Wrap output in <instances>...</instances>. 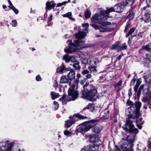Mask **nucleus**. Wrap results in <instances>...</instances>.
<instances>
[{
    "label": "nucleus",
    "instance_id": "64",
    "mask_svg": "<svg viewBox=\"0 0 151 151\" xmlns=\"http://www.w3.org/2000/svg\"><path fill=\"white\" fill-rule=\"evenodd\" d=\"M52 17H53L52 14H51L50 15V17H49V18L48 19V23L49 22H50L52 20Z\"/></svg>",
    "mask_w": 151,
    "mask_h": 151
},
{
    "label": "nucleus",
    "instance_id": "61",
    "mask_svg": "<svg viewBox=\"0 0 151 151\" xmlns=\"http://www.w3.org/2000/svg\"><path fill=\"white\" fill-rule=\"evenodd\" d=\"M132 89L131 88H130L129 90L128 96L129 98L132 95Z\"/></svg>",
    "mask_w": 151,
    "mask_h": 151
},
{
    "label": "nucleus",
    "instance_id": "23",
    "mask_svg": "<svg viewBox=\"0 0 151 151\" xmlns=\"http://www.w3.org/2000/svg\"><path fill=\"white\" fill-rule=\"evenodd\" d=\"M101 17L103 18H107L109 17V14L108 13L107 10H101L100 12Z\"/></svg>",
    "mask_w": 151,
    "mask_h": 151
},
{
    "label": "nucleus",
    "instance_id": "4",
    "mask_svg": "<svg viewBox=\"0 0 151 151\" xmlns=\"http://www.w3.org/2000/svg\"><path fill=\"white\" fill-rule=\"evenodd\" d=\"M134 136L132 134L129 135L126 138L127 142H124L121 145V149L122 151H134L132 148L134 141Z\"/></svg>",
    "mask_w": 151,
    "mask_h": 151
},
{
    "label": "nucleus",
    "instance_id": "56",
    "mask_svg": "<svg viewBox=\"0 0 151 151\" xmlns=\"http://www.w3.org/2000/svg\"><path fill=\"white\" fill-rule=\"evenodd\" d=\"M127 45H126V43H123L122 46H121V48L122 49L124 50L126 49L127 48Z\"/></svg>",
    "mask_w": 151,
    "mask_h": 151
},
{
    "label": "nucleus",
    "instance_id": "13",
    "mask_svg": "<svg viewBox=\"0 0 151 151\" xmlns=\"http://www.w3.org/2000/svg\"><path fill=\"white\" fill-rule=\"evenodd\" d=\"M97 136L98 135L96 134L90 135L89 136V138L90 141L93 143H95L99 139Z\"/></svg>",
    "mask_w": 151,
    "mask_h": 151
},
{
    "label": "nucleus",
    "instance_id": "24",
    "mask_svg": "<svg viewBox=\"0 0 151 151\" xmlns=\"http://www.w3.org/2000/svg\"><path fill=\"white\" fill-rule=\"evenodd\" d=\"M65 123L64 125V127L65 128H69L74 124V122L70 120H67L65 121Z\"/></svg>",
    "mask_w": 151,
    "mask_h": 151
},
{
    "label": "nucleus",
    "instance_id": "32",
    "mask_svg": "<svg viewBox=\"0 0 151 151\" xmlns=\"http://www.w3.org/2000/svg\"><path fill=\"white\" fill-rule=\"evenodd\" d=\"M129 13L127 17V18H129V21L132 20L133 19L134 16V12L129 11Z\"/></svg>",
    "mask_w": 151,
    "mask_h": 151
},
{
    "label": "nucleus",
    "instance_id": "48",
    "mask_svg": "<svg viewBox=\"0 0 151 151\" xmlns=\"http://www.w3.org/2000/svg\"><path fill=\"white\" fill-rule=\"evenodd\" d=\"M150 99L147 96H145L143 98L142 101L145 103H147Z\"/></svg>",
    "mask_w": 151,
    "mask_h": 151
},
{
    "label": "nucleus",
    "instance_id": "22",
    "mask_svg": "<svg viewBox=\"0 0 151 151\" xmlns=\"http://www.w3.org/2000/svg\"><path fill=\"white\" fill-rule=\"evenodd\" d=\"M141 78H139L137 79L136 82V84L134 87V91L136 93L137 91L138 88L142 83V81L141 80Z\"/></svg>",
    "mask_w": 151,
    "mask_h": 151
},
{
    "label": "nucleus",
    "instance_id": "10",
    "mask_svg": "<svg viewBox=\"0 0 151 151\" xmlns=\"http://www.w3.org/2000/svg\"><path fill=\"white\" fill-rule=\"evenodd\" d=\"M100 145L95 144L94 143L92 145L90 144L87 146L88 151H98Z\"/></svg>",
    "mask_w": 151,
    "mask_h": 151
},
{
    "label": "nucleus",
    "instance_id": "58",
    "mask_svg": "<svg viewBox=\"0 0 151 151\" xmlns=\"http://www.w3.org/2000/svg\"><path fill=\"white\" fill-rule=\"evenodd\" d=\"M14 13L16 14H17L19 13V11L15 7L12 9Z\"/></svg>",
    "mask_w": 151,
    "mask_h": 151
},
{
    "label": "nucleus",
    "instance_id": "29",
    "mask_svg": "<svg viewBox=\"0 0 151 151\" xmlns=\"http://www.w3.org/2000/svg\"><path fill=\"white\" fill-rule=\"evenodd\" d=\"M99 17V15L98 13H96L93 15L91 18V21L94 22L97 21Z\"/></svg>",
    "mask_w": 151,
    "mask_h": 151
},
{
    "label": "nucleus",
    "instance_id": "46",
    "mask_svg": "<svg viewBox=\"0 0 151 151\" xmlns=\"http://www.w3.org/2000/svg\"><path fill=\"white\" fill-rule=\"evenodd\" d=\"M71 100L70 99H69L68 100L64 99L63 100H61V101H60L62 102V105H64L67 104L68 101H70Z\"/></svg>",
    "mask_w": 151,
    "mask_h": 151
},
{
    "label": "nucleus",
    "instance_id": "14",
    "mask_svg": "<svg viewBox=\"0 0 151 151\" xmlns=\"http://www.w3.org/2000/svg\"><path fill=\"white\" fill-rule=\"evenodd\" d=\"M121 6H119V4L115 5L114 6V9L115 10V12L119 13H121L122 12L123 10V9L122 8L123 6L124 8L126 6L124 7L122 5H121V2L120 3Z\"/></svg>",
    "mask_w": 151,
    "mask_h": 151
},
{
    "label": "nucleus",
    "instance_id": "37",
    "mask_svg": "<svg viewBox=\"0 0 151 151\" xmlns=\"http://www.w3.org/2000/svg\"><path fill=\"white\" fill-rule=\"evenodd\" d=\"M72 16V12H68L67 13L63 14V17H67L69 19H72L71 16Z\"/></svg>",
    "mask_w": 151,
    "mask_h": 151
},
{
    "label": "nucleus",
    "instance_id": "8",
    "mask_svg": "<svg viewBox=\"0 0 151 151\" xmlns=\"http://www.w3.org/2000/svg\"><path fill=\"white\" fill-rule=\"evenodd\" d=\"M95 109V107L94 105L93 104L89 103L87 106L83 108L82 111L80 112V113H81L82 114H83L85 115H86V113H85V111L86 109H90L92 112H93Z\"/></svg>",
    "mask_w": 151,
    "mask_h": 151
},
{
    "label": "nucleus",
    "instance_id": "17",
    "mask_svg": "<svg viewBox=\"0 0 151 151\" xmlns=\"http://www.w3.org/2000/svg\"><path fill=\"white\" fill-rule=\"evenodd\" d=\"M78 33L76 34V37L77 39H83L85 37L86 34L83 31H79Z\"/></svg>",
    "mask_w": 151,
    "mask_h": 151
},
{
    "label": "nucleus",
    "instance_id": "38",
    "mask_svg": "<svg viewBox=\"0 0 151 151\" xmlns=\"http://www.w3.org/2000/svg\"><path fill=\"white\" fill-rule=\"evenodd\" d=\"M141 103L139 101L136 102L135 104V107L136 108V109L140 110L141 106Z\"/></svg>",
    "mask_w": 151,
    "mask_h": 151
},
{
    "label": "nucleus",
    "instance_id": "39",
    "mask_svg": "<svg viewBox=\"0 0 151 151\" xmlns=\"http://www.w3.org/2000/svg\"><path fill=\"white\" fill-rule=\"evenodd\" d=\"M122 80H120L117 83H114L113 84V86H114V88H117V87L118 86H121L122 85Z\"/></svg>",
    "mask_w": 151,
    "mask_h": 151
},
{
    "label": "nucleus",
    "instance_id": "19",
    "mask_svg": "<svg viewBox=\"0 0 151 151\" xmlns=\"http://www.w3.org/2000/svg\"><path fill=\"white\" fill-rule=\"evenodd\" d=\"M74 61L75 62V63H74L73 65V67L76 70H77L78 71H80L81 67L79 65L80 63L75 59Z\"/></svg>",
    "mask_w": 151,
    "mask_h": 151
},
{
    "label": "nucleus",
    "instance_id": "18",
    "mask_svg": "<svg viewBox=\"0 0 151 151\" xmlns=\"http://www.w3.org/2000/svg\"><path fill=\"white\" fill-rule=\"evenodd\" d=\"M150 91V86L149 85L146 84H144L143 89V94L144 95H147L148 94Z\"/></svg>",
    "mask_w": 151,
    "mask_h": 151
},
{
    "label": "nucleus",
    "instance_id": "33",
    "mask_svg": "<svg viewBox=\"0 0 151 151\" xmlns=\"http://www.w3.org/2000/svg\"><path fill=\"white\" fill-rule=\"evenodd\" d=\"M143 47L147 52H151V43H149L143 46Z\"/></svg>",
    "mask_w": 151,
    "mask_h": 151
},
{
    "label": "nucleus",
    "instance_id": "54",
    "mask_svg": "<svg viewBox=\"0 0 151 151\" xmlns=\"http://www.w3.org/2000/svg\"><path fill=\"white\" fill-rule=\"evenodd\" d=\"M146 58L151 62V54H146Z\"/></svg>",
    "mask_w": 151,
    "mask_h": 151
},
{
    "label": "nucleus",
    "instance_id": "57",
    "mask_svg": "<svg viewBox=\"0 0 151 151\" xmlns=\"http://www.w3.org/2000/svg\"><path fill=\"white\" fill-rule=\"evenodd\" d=\"M12 25L13 27H15L17 26V22L16 20H14L12 21Z\"/></svg>",
    "mask_w": 151,
    "mask_h": 151
},
{
    "label": "nucleus",
    "instance_id": "20",
    "mask_svg": "<svg viewBox=\"0 0 151 151\" xmlns=\"http://www.w3.org/2000/svg\"><path fill=\"white\" fill-rule=\"evenodd\" d=\"M72 57L69 56L68 54L65 55L63 57L62 59L65 60L66 63H69L72 60Z\"/></svg>",
    "mask_w": 151,
    "mask_h": 151
},
{
    "label": "nucleus",
    "instance_id": "16",
    "mask_svg": "<svg viewBox=\"0 0 151 151\" xmlns=\"http://www.w3.org/2000/svg\"><path fill=\"white\" fill-rule=\"evenodd\" d=\"M65 66L64 64L63 63L60 66L58 67L56 69V72L58 73H64V71Z\"/></svg>",
    "mask_w": 151,
    "mask_h": 151
},
{
    "label": "nucleus",
    "instance_id": "60",
    "mask_svg": "<svg viewBox=\"0 0 151 151\" xmlns=\"http://www.w3.org/2000/svg\"><path fill=\"white\" fill-rule=\"evenodd\" d=\"M36 80L37 81H40L41 80V77L40 75H37L36 77Z\"/></svg>",
    "mask_w": 151,
    "mask_h": 151
},
{
    "label": "nucleus",
    "instance_id": "35",
    "mask_svg": "<svg viewBox=\"0 0 151 151\" xmlns=\"http://www.w3.org/2000/svg\"><path fill=\"white\" fill-rule=\"evenodd\" d=\"M104 18L102 17L101 18L99 19L98 18V21H97L95 22V23L101 24L102 26H104V24H103L104 23V22H105L103 20H105Z\"/></svg>",
    "mask_w": 151,
    "mask_h": 151
},
{
    "label": "nucleus",
    "instance_id": "11",
    "mask_svg": "<svg viewBox=\"0 0 151 151\" xmlns=\"http://www.w3.org/2000/svg\"><path fill=\"white\" fill-rule=\"evenodd\" d=\"M134 3V0H122L121 2V5H123L124 7L128 5H132Z\"/></svg>",
    "mask_w": 151,
    "mask_h": 151
},
{
    "label": "nucleus",
    "instance_id": "3",
    "mask_svg": "<svg viewBox=\"0 0 151 151\" xmlns=\"http://www.w3.org/2000/svg\"><path fill=\"white\" fill-rule=\"evenodd\" d=\"M135 116H134L132 114H130L128 116L127 119L126 120L125 124L124 125L122 128L127 132L130 134H137L139 132L137 128L134 127V126L133 124V121L130 120L131 119H135Z\"/></svg>",
    "mask_w": 151,
    "mask_h": 151
},
{
    "label": "nucleus",
    "instance_id": "51",
    "mask_svg": "<svg viewBox=\"0 0 151 151\" xmlns=\"http://www.w3.org/2000/svg\"><path fill=\"white\" fill-rule=\"evenodd\" d=\"M150 11H148L147 12L145 13L144 14V17H144V19L147 18L148 17H150Z\"/></svg>",
    "mask_w": 151,
    "mask_h": 151
},
{
    "label": "nucleus",
    "instance_id": "5",
    "mask_svg": "<svg viewBox=\"0 0 151 151\" xmlns=\"http://www.w3.org/2000/svg\"><path fill=\"white\" fill-rule=\"evenodd\" d=\"M71 82H70L69 83L70 87L68 91V96H71V100L74 101L78 98L79 94L77 90H75L76 85L74 84L71 85Z\"/></svg>",
    "mask_w": 151,
    "mask_h": 151
},
{
    "label": "nucleus",
    "instance_id": "31",
    "mask_svg": "<svg viewBox=\"0 0 151 151\" xmlns=\"http://www.w3.org/2000/svg\"><path fill=\"white\" fill-rule=\"evenodd\" d=\"M120 42L117 41L115 42L111 46V49L116 50L120 47Z\"/></svg>",
    "mask_w": 151,
    "mask_h": 151
},
{
    "label": "nucleus",
    "instance_id": "30",
    "mask_svg": "<svg viewBox=\"0 0 151 151\" xmlns=\"http://www.w3.org/2000/svg\"><path fill=\"white\" fill-rule=\"evenodd\" d=\"M84 13V15L86 19H88L90 18L91 15V13L88 8L87 9L86 11Z\"/></svg>",
    "mask_w": 151,
    "mask_h": 151
},
{
    "label": "nucleus",
    "instance_id": "47",
    "mask_svg": "<svg viewBox=\"0 0 151 151\" xmlns=\"http://www.w3.org/2000/svg\"><path fill=\"white\" fill-rule=\"evenodd\" d=\"M88 68L89 70L91 72H95V71H96V68L95 67L93 66H89L88 67Z\"/></svg>",
    "mask_w": 151,
    "mask_h": 151
},
{
    "label": "nucleus",
    "instance_id": "44",
    "mask_svg": "<svg viewBox=\"0 0 151 151\" xmlns=\"http://www.w3.org/2000/svg\"><path fill=\"white\" fill-rule=\"evenodd\" d=\"M106 10L107 11V12H108V13L109 15L110 12H115V11L114 7H111V8H109L108 9Z\"/></svg>",
    "mask_w": 151,
    "mask_h": 151
},
{
    "label": "nucleus",
    "instance_id": "26",
    "mask_svg": "<svg viewBox=\"0 0 151 151\" xmlns=\"http://www.w3.org/2000/svg\"><path fill=\"white\" fill-rule=\"evenodd\" d=\"M76 49L70 47H69L68 48H65L64 49V51L69 53H71L73 52H76Z\"/></svg>",
    "mask_w": 151,
    "mask_h": 151
},
{
    "label": "nucleus",
    "instance_id": "9",
    "mask_svg": "<svg viewBox=\"0 0 151 151\" xmlns=\"http://www.w3.org/2000/svg\"><path fill=\"white\" fill-rule=\"evenodd\" d=\"M107 119L104 116H103L101 117H100L99 119H92L91 120H89L88 121H85V123H98L99 122H103L104 120H106Z\"/></svg>",
    "mask_w": 151,
    "mask_h": 151
},
{
    "label": "nucleus",
    "instance_id": "15",
    "mask_svg": "<svg viewBox=\"0 0 151 151\" xmlns=\"http://www.w3.org/2000/svg\"><path fill=\"white\" fill-rule=\"evenodd\" d=\"M67 76L69 79L70 81L75 79V72L74 70H71L67 75Z\"/></svg>",
    "mask_w": 151,
    "mask_h": 151
},
{
    "label": "nucleus",
    "instance_id": "2",
    "mask_svg": "<svg viewBox=\"0 0 151 151\" xmlns=\"http://www.w3.org/2000/svg\"><path fill=\"white\" fill-rule=\"evenodd\" d=\"M80 93L81 94V97L90 101H95L99 97L97 90L93 87L91 88L89 90L88 89L81 90Z\"/></svg>",
    "mask_w": 151,
    "mask_h": 151
},
{
    "label": "nucleus",
    "instance_id": "25",
    "mask_svg": "<svg viewBox=\"0 0 151 151\" xmlns=\"http://www.w3.org/2000/svg\"><path fill=\"white\" fill-rule=\"evenodd\" d=\"M69 79L66 76H62L61 77L60 82L61 83H67L69 82Z\"/></svg>",
    "mask_w": 151,
    "mask_h": 151
},
{
    "label": "nucleus",
    "instance_id": "59",
    "mask_svg": "<svg viewBox=\"0 0 151 151\" xmlns=\"http://www.w3.org/2000/svg\"><path fill=\"white\" fill-rule=\"evenodd\" d=\"M81 73L83 75H84L88 74L89 73V71L88 70H85L82 71Z\"/></svg>",
    "mask_w": 151,
    "mask_h": 151
},
{
    "label": "nucleus",
    "instance_id": "12",
    "mask_svg": "<svg viewBox=\"0 0 151 151\" xmlns=\"http://www.w3.org/2000/svg\"><path fill=\"white\" fill-rule=\"evenodd\" d=\"M142 118L141 117L139 119H136L135 122L136 123V126L139 129H141L142 127V125L144 124V121H142Z\"/></svg>",
    "mask_w": 151,
    "mask_h": 151
},
{
    "label": "nucleus",
    "instance_id": "49",
    "mask_svg": "<svg viewBox=\"0 0 151 151\" xmlns=\"http://www.w3.org/2000/svg\"><path fill=\"white\" fill-rule=\"evenodd\" d=\"M129 99L127 101V104L129 106H131L134 105V103L133 102L130 101L129 100Z\"/></svg>",
    "mask_w": 151,
    "mask_h": 151
},
{
    "label": "nucleus",
    "instance_id": "34",
    "mask_svg": "<svg viewBox=\"0 0 151 151\" xmlns=\"http://www.w3.org/2000/svg\"><path fill=\"white\" fill-rule=\"evenodd\" d=\"M101 32H109V29L107 27H102L100 26L99 29Z\"/></svg>",
    "mask_w": 151,
    "mask_h": 151
},
{
    "label": "nucleus",
    "instance_id": "7",
    "mask_svg": "<svg viewBox=\"0 0 151 151\" xmlns=\"http://www.w3.org/2000/svg\"><path fill=\"white\" fill-rule=\"evenodd\" d=\"M88 117L86 116H84L81 115L79 113L74 114L72 116H70L69 118L70 119L72 122L75 123V122L78 120V119H87Z\"/></svg>",
    "mask_w": 151,
    "mask_h": 151
},
{
    "label": "nucleus",
    "instance_id": "21",
    "mask_svg": "<svg viewBox=\"0 0 151 151\" xmlns=\"http://www.w3.org/2000/svg\"><path fill=\"white\" fill-rule=\"evenodd\" d=\"M76 129L74 131V133L73 132L71 131V129H70V131H69L67 130H65L64 132V134L68 137L70 136L72 134H75L77 135L78 133L77 134H76Z\"/></svg>",
    "mask_w": 151,
    "mask_h": 151
},
{
    "label": "nucleus",
    "instance_id": "28",
    "mask_svg": "<svg viewBox=\"0 0 151 151\" xmlns=\"http://www.w3.org/2000/svg\"><path fill=\"white\" fill-rule=\"evenodd\" d=\"M84 42H83L81 40H76L75 41L76 47H78L83 45Z\"/></svg>",
    "mask_w": 151,
    "mask_h": 151
},
{
    "label": "nucleus",
    "instance_id": "41",
    "mask_svg": "<svg viewBox=\"0 0 151 151\" xmlns=\"http://www.w3.org/2000/svg\"><path fill=\"white\" fill-rule=\"evenodd\" d=\"M14 144V143L12 142L9 144L7 148L6 149V151H11L12 148Z\"/></svg>",
    "mask_w": 151,
    "mask_h": 151
},
{
    "label": "nucleus",
    "instance_id": "50",
    "mask_svg": "<svg viewBox=\"0 0 151 151\" xmlns=\"http://www.w3.org/2000/svg\"><path fill=\"white\" fill-rule=\"evenodd\" d=\"M130 25V24L129 23H127L126 26L125 27V29L124 30V32H127L128 28L129 27Z\"/></svg>",
    "mask_w": 151,
    "mask_h": 151
},
{
    "label": "nucleus",
    "instance_id": "53",
    "mask_svg": "<svg viewBox=\"0 0 151 151\" xmlns=\"http://www.w3.org/2000/svg\"><path fill=\"white\" fill-rule=\"evenodd\" d=\"M135 29V28L133 27L132 28L130 29L128 32L131 35L134 32Z\"/></svg>",
    "mask_w": 151,
    "mask_h": 151
},
{
    "label": "nucleus",
    "instance_id": "55",
    "mask_svg": "<svg viewBox=\"0 0 151 151\" xmlns=\"http://www.w3.org/2000/svg\"><path fill=\"white\" fill-rule=\"evenodd\" d=\"M67 42H69V43L68 44V45H71V46H72L73 47H76L75 45V41L73 43V42H72L71 40H68L67 41Z\"/></svg>",
    "mask_w": 151,
    "mask_h": 151
},
{
    "label": "nucleus",
    "instance_id": "43",
    "mask_svg": "<svg viewBox=\"0 0 151 151\" xmlns=\"http://www.w3.org/2000/svg\"><path fill=\"white\" fill-rule=\"evenodd\" d=\"M140 110L136 109L135 117L138 119L139 116Z\"/></svg>",
    "mask_w": 151,
    "mask_h": 151
},
{
    "label": "nucleus",
    "instance_id": "42",
    "mask_svg": "<svg viewBox=\"0 0 151 151\" xmlns=\"http://www.w3.org/2000/svg\"><path fill=\"white\" fill-rule=\"evenodd\" d=\"M142 19L146 23H149L151 21V19L150 18V17L145 19H144V17H142Z\"/></svg>",
    "mask_w": 151,
    "mask_h": 151
},
{
    "label": "nucleus",
    "instance_id": "52",
    "mask_svg": "<svg viewBox=\"0 0 151 151\" xmlns=\"http://www.w3.org/2000/svg\"><path fill=\"white\" fill-rule=\"evenodd\" d=\"M90 82L88 81H86L85 84L83 86V88L82 90L86 89H88L87 88V87L89 85Z\"/></svg>",
    "mask_w": 151,
    "mask_h": 151
},
{
    "label": "nucleus",
    "instance_id": "62",
    "mask_svg": "<svg viewBox=\"0 0 151 151\" xmlns=\"http://www.w3.org/2000/svg\"><path fill=\"white\" fill-rule=\"evenodd\" d=\"M147 105L148 106L149 108L151 109V99L148 101L147 103Z\"/></svg>",
    "mask_w": 151,
    "mask_h": 151
},
{
    "label": "nucleus",
    "instance_id": "45",
    "mask_svg": "<svg viewBox=\"0 0 151 151\" xmlns=\"http://www.w3.org/2000/svg\"><path fill=\"white\" fill-rule=\"evenodd\" d=\"M90 25H91L95 29H99L100 26L98 25V24H90Z\"/></svg>",
    "mask_w": 151,
    "mask_h": 151
},
{
    "label": "nucleus",
    "instance_id": "6",
    "mask_svg": "<svg viewBox=\"0 0 151 151\" xmlns=\"http://www.w3.org/2000/svg\"><path fill=\"white\" fill-rule=\"evenodd\" d=\"M56 5V3H55V1L53 0H52L51 1H47L46 3V7L45 9L46 11L44 15V18H46L47 16V12L48 11L50 10L51 9H53L54 10H55V9L54 8Z\"/></svg>",
    "mask_w": 151,
    "mask_h": 151
},
{
    "label": "nucleus",
    "instance_id": "40",
    "mask_svg": "<svg viewBox=\"0 0 151 151\" xmlns=\"http://www.w3.org/2000/svg\"><path fill=\"white\" fill-rule=\"evenodd\" d=\"M137 78V74L134 73V77L132 79L130 82V85H133L135 83V81L136 80V78Z\"/></svg>",
    "mask_w": 151,
    "mask_h": 151
},
{
    "label": "nucleus",
    "instance_id": "63",
    "mask_svg": "<svg viewBox=\"0 0 151 151\" xmlns=\"http://www.w3.org/2000/svg\"><path fill=\"white\" fill-rule=\"evenodd\" d=\"M66 94H64L59 99V101H61V100H63L65 99L66 98Z\"/></svg>",
    "mask_w": 151,
    "mask_h": 151
},
{
    "label": "nucleus",
    "instance_id": "1",
    "mask_svg": "<svg viewBox=\"0 0 151 151\" xmlns=\"http://www.w3.org/2000/svg\"><path fill=\"white\" fill-rule=\"evenodd\" d=\"M85 121L79 124L77 127L76 130V134L81 133L83 134L89 131L91 129L92 132L99 134L100 133L103 129L102 126L99 124H96V123H86Z\"/></svg>",
    "mask_w": 151,
    "mask_h": 151
},
{
    "label": "nucleus",
    "instance_id": "36",
    "mask_svg": "<svg viewBox=\"0 0 151 151\" xmlns=\"http://www.w3.org/2000/svg\"><path fill=\"white\" fill-rule=\"evenodd\" d=\"M53 104L54 106L53 108V109L55 111L58 110L59 106V103L57 101H53Z\"/></svg>",
    "mask_w": 151,
    "mask_h": 151
},
{
    "label": "nucleus",
    "instance_id": "27",
    "mask_svg": "<svg viewBox=\"0 0 151 151\" xmlns=\"http://www.w3.org/2000/svg\"><path fill=\"white\" fill-rule=\"evenodd\" d=\"M51 98L52 100H54L55 99L58 98L60 96V95L59 93H55L53 91L51 92Z\"/></svg>",
    "mask_w": 151,
    "mask_h": 151
}]
</instances>
